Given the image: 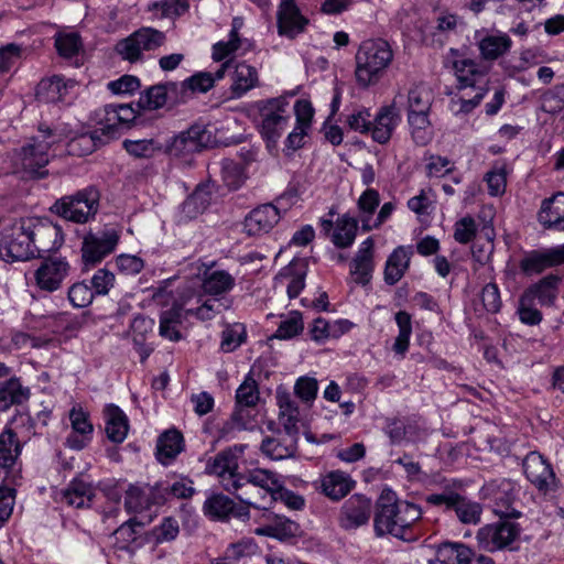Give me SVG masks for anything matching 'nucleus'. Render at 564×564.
Here are the masks:
<instances>
[{
    "label": "nucleus",
    "instance_id": "43",
    "mask_svg": "<svg viewBox=\"0 0 564 564\" xmlns=\"http://www.w3.org/2000/svg\"><path fill=\"white\" fill-rule=\"evenodd\" d=\"M20 452L17 434L11 429H6L0 434V466L3 468L13 466Z\"/></svg>",
    "mask_w": 564,
    "mask_h": 564
},
{
    "label": "nucleus",
    "instance_id": "32",
    "mask_svg": "<svg viewBox=\"0 0 564 564\" xmlns=\"http://www.w3.org/2000/svg\"><path fill=\"white\" fill-rule=\"evenodd\" d=\"M95 496L93 486L82 479H73L62 492V500L77 509L89 507Z\"/></svg>",
    "mask_w": 564,
    "mask_h": 564
},
{
    "label": "nucleus",
    "instance_id": "48",
    "mask_svg": "<svg viewBox=\"0 0 564 564\" xmlns=\"http://www.w3.org/2000/svg\"><path fill=\"white\" fill-rule=\"evenodd\" d=\"M123 149L138 159H150L162 150V145L153 139L124 140Z\"/></svg>",
    "mask_w": 564,
    "mask_h": 564
},
{
    "label": "nucleus",
    "instance_id": "47",
    "mask_svg": "<svg viewBox=\"0 0 564 564\" xmlns=\"http://www.w3.org/2000/svg\"><path fill=\"white\" fill-rule=\"evenodd\" d=\"M464 524H477L480 521L482 508L478 502L470 501L463 496H458L453 509Z\"/></svg>",
    "mask_w": 564,
    "mask_h": 564
},
{
    "label": "nucleus",
    "instance_id": "37",
    "mask_svg": "<svg viewBox=\"0 0 564 564\" xmlns=\"http://www.w3.org/2000/svg\"><path fill=\"white\" fill-rule=\"evenodd\" d=\"M68 84L59 76L42 79L36 88V98L46 104L62 101L67 95Z\"/></svg>",
    "mask_w": 564,
    "mask_h": 564
},
{
    "label": "nucleus",
    "instance_id": "24",
    "mask_svg": "<svg viewBox=\"0 0 564 564\" xmlns=\"http://www.w3.org/2000/svg\"><path fill=\"white\" fill-rule=\"evenodd\" d=\"M413 256L411 246H399L388 257L384 267V282L388 285L397 284L404 275L410 267V261Z\"/></svg>",
    "mask_w": 564,
    "mask_h": 564
},
{
    "label": "nucleus",
    "instance_id": "27",
    "mask_svg": "<svg viewBox=\"0 0 564 564\" xmlns=\"http://www.w3.org/2000/svg\"><path fill=\"white\" fill-rule=\"evenodd\" d=\"M373 240L367 238L360 246L352 263L351 274L356 283L367 284L373 270L372 262Z\"/></svg>",
    "mask_w": 564,
    "mask_h": 564
},
{
    "label": "nucleus",
    "instance_id": "2",
    "mask_svg": "<svg viewBox=\"0 0 564 564\" xmlns=\"http://www.w3.org/2000/svg\"><path fill=\"white\" fill-rule=\"evenodd\" d=\"M422 517L420 506L401 500L392 490H383L376 502L373 530L377 536L387 534L404 540V533Z\"/></svg>",
    "mask_w": 564,
    "mask_h": 564
},
{
    "label": "nucleus",
    "instance_id": "59",
    "mask_svg": "<svg viewBox=\"0 0 564 564\" xmlns=\"http://www.w3.org/2000/svg\"><path fill=\"white\" fill-rule=\"evenodd\" d=\"M141 525L142 523L135 519H129L113 532L116 541L120 543L119 549H127L130 543L135 541L138 536L137 528Z\"/></svg>",
    "mask_w": 564,
    "mask_h": 564
},
{
    "label": "nucleus",
    "instance_id": "50",
    "mask_svg": "<svg viewBox=\"0 0 564 564\" xmlns=\"http://www.w3.org/2000/svg\"><path fill=\"white\" fill-rule=\"evenodd\" d=\"M230 307V303H225L220 299H209L206 300L202 305L196 308L187 310V314L196 316L200 321H210L217 314H220L223 311L228 310Z\"/></svg>",
    "mask_w": 564,
    "mask_h": 564
},
{
    "label": "nucleus",
    "instance_id": "53",
    "mask_svg": "<svg viewBox=\"0 0 564 564\" xmlns=\"http://www.w3.org/2000/svg\"><path fill=\"white\" fill-rule=\"evenodd\" d=\"M209 203V194L202 188H197L183 203V212L186 213L188 217L194 218L198 214H202L208 207Z\"/></svg>",
    "mask_w": 564,
    "mask_h": 564
},
{
    "label": "nucleus",
    "instance_id": "16",
    "mask_svg": "<svg viewBox=\"0 0 564 564\" xmlns=\"http://www.w3.org/2000/svg\"><path fill=\"white\" fill-rule=\"evenodd\" d=\"M370 514L371 500L356 494L343 503L338 516V524L346 531L356 530L368 523Z\"/></svg>",
    "mask_w": 564,
    "mask_h": 564
},
{
    "label": "nucleus",
    "instance_id": "8",
    "mask_svg": "<svg viewBox=\"0 0 564 564\" xmlns=\"http://www.w3.org/2000/svg\"><path fill=\"white\" fill-rule=\"evenodd\" d=\"M26 219L13 224L0 232V259L6 262L26 261L35 258V247Z\"/></svg>",
    "mask_w": 564,
    "mask_h": 564
},
{
    "label": "nucleus",
    "instance_id": "1",
    "mask_svg": "<svg viewBox=\"0 0 564 564\" xmlns=\"http://www.w3.org/2000/svg\"><path fill=\"white\" fill-rule=\"evenodd\" d=\"M500 487L503 495L497 494L495 498L498 506L501 503V508L496 509L499 520L484 525L477 532V541L489 552L507 547L518 539L521 531L520 525L514 522L521 513L510 509L514 499V486L509 480H502Z\"/></svg>",
    "mask_w": 564,
    "mask_h": 564
},
{
    "label": "nucleus",
    "instance_id": "31",
    "mask_svg": "<svg viewBox=\"0 0 564 564\" xmlns=\"http://www.w3.org/2000/svg\"><path fill=\"white\" fill-rule=\"evenodd\" d=\"M231 95L240 98L258 85L259 77L257 69L246 63H238L231 75Z\"/></svg>",
    "mask_w": 564,
    "mask_h": 564
},
{
    "label": "nucleus",
    "instance_id": "23",
    "mask_svg": "<svg viewBox=\"0 0 564 564\" xmlns=\"http://www.w3.org/2000/svg\"><path fill=\"white\" fill-rule=\"evenodd\" d=\"M540 224L546 229L564 231V193L545 198L538 214Z\"/></svg>",
    "mask_w": 564,
    "mask_h": 564
},
{
    "label": "nucleus",
    "instance_id": "9",
    "mask_svg": "<svg viewBox=\"0 0 564 564\" xmlns=\"http://www.w3.org/2000/svg\"><path fill=\"white\" fill-rule=\"evenodd\" d=\"M120 236L113 228L106 227L98 231H88L82 243V260L84 269L88 270L100 263L112 253L119 242Z\"/></svg>",
    "mask_w": 564,
    "mask_h": 564
},
{
    "label": "nucleus",
    "instance_id": "21",
    "mask_svg": "<svg viewBox=\"0 0 564 564\" xmlns=\"http://www.w3.org/2000/svg\"><path fill=\"white\" fill-rule=\"evenodd\" d=\"M164 501V496L156 486H129L126 491L124 507L129 513H141L154 505Z\"/></svg>",
    "mask_w": 564,
    "mask_h": 564
},
{
    "label": "nucleus",
    "instance_id": "39",
    "mask_svg": "<svg viewBox=\"0 0 564 564\" xmlns=\"http://www.w3.org/2000/svg\"><path fill=\"white\" fill-rule=\"evenodd\" d=\"M411 137L416 145L424 147L433 139L430 112L408 113Z\"/></svg>",
    "mask_w": 564,
    "mask_h": 564
},
{
    "label": "nucleus",
    "instance_id": "3",
    "mask_svg": "<svg viewBox=\"0 0 564 564\" xmlns=\"http://www.w3.org/2000/svg\"><path fill=\"white\" fill-rule=\"evenodd\" d=\"M356 82L361 87L378 83L384 69L393 59L390 44L382 39L364 41L355 56Z\"/></svg>",
    "mask_w": 564,
    "mask_h": 564
},
{
    "label": "nucleus",
    "instance_id": "35",
    "mask_svg": "<svg viewBox=\"0 0 564 564\" xmlns=\"http://www.w3.org/2000/svg\"><path fill=\"white\" fill-rule=\"evenodd\" d=\"M169 87L175 91V83L158 84L144 90L138 100V107L147 110H156L169 105Z\"/></svg>",
    "mask_w": 564,
    "mask_h": 564
},
{
    "label": "nucleus",
    "instance_id": "17",
    "mask_svg": "<svg viewBox=\"0 0 564 564\" xmlns=\"http://www.w3.org/2000/svg\"><path fill=\"white\" fill-rule=\"evenodd\" d=\"M308 19L301 13L295 0H282L276 11L278 33L288 39H295L303 33Z\"/></svg>",
    "mask_w": 564,
    "mask_h": 564
},
{
    "label": "nucleus",
    "instance_id": "41",
    "mask_svg": "<svg viewBox=\"0 0 564 564\" xmlns=\"http://www.w3.org/2000/svg\"><path fill=\"white\" fill-rule=\"evenodd\" d=\"M358 223L355 218L344 215L336 221L332 235L333 243L338 248H347L352 245L356 238Z\"/></svg>",
    "mask_w": 564,
    "mask_h": 564
},
{
    "label": "nucleus",
    "instance_id": "45",
    "mask_svg": "<svg viewBox=\"0 0 564 564\" xmlns=\"http://www.w3.org/2000/svg\"><path fill=\"white\" fill-rule=\"evenodd\" d=\"M432 102L431 90L422 84L415 85L408 93V113L430 112Z\"/></svg>",
    "mask_w": 564,
    "mask_h": 564
},
{
    "label": "nucleus",
    "instance_id": "42",
    "mask_svg": "<svg viewBox=\"0 0 564 564\" xmlns=\"http://www.w3.org/2000/svg\"><path fill=\"white\" fill-rule=\"evenodd\" d=\"M299 524L283 517H275L274 521L257 530L258 534L285 541L294 538L299 532Z\"/></svg>",
    "mask_w": 564,
    "mask_h": 564
},
{
    "label": "nucleus",
    "instance_id": "4",
    "mask_svg": "<svg viewBox=\"0 0 564 564\" xmlns=\"http://www.w3.org/2000/svg\"><path fill=\"white\" fill-rule=\"evenodd\" d=\"M236 481H238L236 482L237 491L234 495L237 499L249 507L265 510L269 506L260 503L258 498L265 500L269 496L270 501L274 491L279 488L281 479L269 469L254 468L241 473ZM230 486L234 487L232 482Z\"/></svg>",
    "mask_w": 564,
    "mask_h": 564
},
{
    "label": "nucleus",
    "instance_id": "13",
    "mask_svg": "<svg viewBox=\"0 0 564 564\" xmlns=\"http://www.w3.org/2000/svg\"><path fill=\"white\" fill-rule=\"evenodd\" d=\"M69 272L70 264L65 258L48 257L41 262L33 275L40 290L52 293L61 289Z\"/></svg>",
    "mask_w": 564,
    "mask_h": 564
},
{
    "label": "nucleus",
    "instance_id": "63",
    "mask_svg": "<svg viewBox=\"0 0 564 564\" xmlns=\"http://www.w3.org/2000/svg\"><path fill=\"white\" fill-rule=\"evenodd\" d=\"M115 274L107 269H99L90 280V288L95 295H106L113 286Z\"/></svg>",
    "mask_w": 564,
    "mask_h": 564
},
{
    "label": "nucleus",
    "instance_id": "15",
    "mask_svg": "<svg viewBox=\"0 0 564 564\" xmlns=\"http://www.w3.org/2000/svg\"><path fill=\"white\" fill-rule=\"evenodd\" d=\"M209 143L210 132L202 124H193L172 139L167 145V151L174 156H186L199 152Z\"/></svg>",
    "mask_w": 564,
    "mask_h": 564
},
{
    "label": "nucleus",
    "instance_id": "19",
    "mask_svg": "<svg viewBox=\"0 0 564 564\" xmlns=\"http://www.w3.org/2000/svg\"><path fill=\"white\" fill-rule=\"evenodd\" d=\"M281 219L279 208L273 204H263L253 208L245 218L243 227L248 236L268 234Z\"/></svg>",
    "mask_w": 564,
    "mask_h": 564
},
{
    "label": "nucleus",
    "instance_id": "26",
    "mask_svg": "<svg viewBox=\"0 0 564 564\" xmlns=\"http://www.w3.org/2000/svg\"><path fill=\"white\" fill-rule=\"evenodd\" d=\"M398 121L399 115L394 106L381 108L371 124L370 131L372 139L380 144L387 143L390 140Z\"/></svg>",
    "mask_w": 564,
    "mask_h": 564
},
{
    "label": "nucleus",
    "instance_id": "57",
    "mask_svg": "<svg viewBox=\"0 0 564 564\" xmlns=\"http://www.w3.org/2000/svg\"><path fill=\"white\" fill-rule=\"evenodd\" d=\"M220 174L223 181L229 188H238L242 183V172L238 163L232 160L220 162Z\"/></svg>",
    "mask_w": 564,
    "mask_h": 564
},
{
    "label": "nucleus",
    "instance_id": "6",
    "mask_svg": "<svg viewBox=\"0 0 564 564\" xmlns=\"http://www.w3.org/2000/svg\"><path fill=\"white\" fill-rule=\"evenodd\" d=\"M261 117L260 133L264 140L275 144L286 130L292 117L288 96L263 99L256 102Z\"/></svg>",
    "mask_w": 564,
    "mask_h": 564
},
{
    "label": "nucleus",
    "instance_id": "40",
    "mask_svg": "<svg viewBox=\"0 0 564 564\" xmlns=\"http://www.w3.org/2000/svg\"><path fill=\"white\" fill-rule=\"evenodd\" d=\"M182 304L174 303L172 307L161 313L159 333L162 337L172 341L181 339L178 326L182 324Z\"/></svg>",
    "mask_w": 564,
    "mask_h": 564
},
{
    "label": "nucleus",
    "instance_id": "11",
    "mask_svg": "<svg viewBox=\"0 0 564 564\" xmlns=\"http://www.w3.org/2000/svg\"><path fill=\"white\" fill-rule=\"evenodd\" d=\"M245 449L243 445H236L232 448H228L218 453L215 457L210 458L206 464V473L209 475H216L220 479V484L224 489L230 494L237 491L236 480L240 477L238 471V456L242 454Z\"/></svg>",
    "mask_w": 564,
    "mask_h": 564
},
{
    "label": "nucleus",
    "instance_id": "55",
    "mask_svg": "<svg viewBox=\"0 0 564 564\" xmlns=\"http://www.w3.org/2000/svg\"><path fill=\"white\" fill-rule=\"evenodd\" d=\"M250 554V544L238 542L230 544L223 555L213 558L212 564H237Z\"/></svg>",
    "mask_w": 564,
    "mask_h": 564
},
{
    "label": "nucleus",
    "instance_id": "34",
    "mask_svg": "<svg viewBox=\"0 0 564 564\" xmlns=\"http://www.w3.org/2000/svg\"><path fill=\"white\" fill-rule=\"evenodd\" d=\"M512 41L506 33L486 35L478 42L480 56L485 61H496L511 48Z\"/></svg>",
    "mask_w": 564,
    "mask_h": 564
},
{
    "label": "nucleus",
    "instance_id": "38",
    "mask_svg": "<svg viewBox=\"0 0 564 564\" xmlns=\"http://www.w3.org/2000/svg\"><path fill=\"white\" fill-rule=\"evenodd\" d=\"M129 424L126 414L117 405L107 408L106 434L113 443H122L128 434Z\"/></svg>",
    "mask_w": 564,
    "mask_h": 564
},
{
    "label": "nucleus",
    "instance_id": "18",
    "mask_svg": "<svg viewBox=\"0 0 564 564\" xmlns=\"http://www.w3.org/2000/svg\"><path fill=\"white\" fill-rule=\"evenodd\" d=\"M204 512L212 519L227 520L230 517L249 520V506L242 503L237 506L232 499L224 494H214L204 502Z\"/></svg>",
    "mask_w": 564,
    "mask_h": 564
},
{
    "label": "nucleus",
    "instance_id": "33",
    "mask_svg": "<svg viewBox=\"0 0 564 564\" xmlns=\"http://www.w3.org/2000/svg\"><path fill=\"white\" fill-rule=\"evenodd\" d=\"M297 441L285 434L278 437H267L261 443V452L273 460H281L294 456Z\"/></svg>",
    "mask_w": 564,
    "mask_h": 564
},
{
    "label": "nucleus",
    "instance_id": "29",
    "mask_svg": "<svg viewBox=\"0 0 564 564\" xmlns=\"http://www.w3.org/2000/svg\"><path fill=\"white\" fill-rule=\"evenodd\" d=\"M561 278L555 274H549L536 283L531 284L524 290L525 293L542 306H552L558 294Z\"/></svg>",
    "mask_w": 564,
    "mask_h": 564
},
{
    "label": "nucleus",
    "instance_id": "14",
    "mask_svg": "<svg viewBox=\"0 0 564 564\" xmlns=\"http://www.w3.org/2000/svg\"><path fill=\"white\" fill-rule=\"evenodd\" d=\"M26 220L31 227L29 229L35 247V257L41 253L56 251L62 247L64 235L61 226L46 218Z\"/></svg>",
    "mask_w": 564,
    "mask_h": 564
},
{
    "label": "nucleus",
    "instance_id": "22",
    "mask_svg": "<svg viewBox=\"0 0 564 564\" xmlns=\"http://www.w3.org/2000/svg\"><path fill=\"white\" fill-rule=\"evenodd\" d=\"M453 68L458 82V88H485L487 84V69L469 58L457 59Z\"/></svg>",
    "mask_w": 564,
    "mask_h": 564
},
{
    "label": "nucleus",
    "instance_id": "25",
    "mask_svg": "<svg viewBox=\"0 0 564 564\" xmlns=\"http://www.w3.org/2000/svg\"><path fill=\"white\" fill-rule=\"evenodd\" d=\"M236 285L235 278L225 270L205 271L202 278L204 294L220 299L229 293Z\"/></svg>",
    "mask_w": 564,
    "mask_h": 564
},
{
    "label": "nucleus",
    "instance_id": "10",
    "mask_svg": "<svg viewBox=\"0 0 564 564\" xmlns=\"http://www.w3.org/2000/svg\"><path fill=\"white\" fill-rule=\"evenodd\" d=\"M165 40V34L159 30L141 28L130 36L119 41L116 51L123 59L134 63L142 57L144 51H154L161 47Z\"/></svg>",
    "mask_w": 564,
    "mask_h": 564
},
{
    "label": "nucleus",
    "instance_id": "5",
    "mask_svg": "<svg viewBox=\"0 0 564 564\" xmlns=\"http://www.w3.org/2000/svg\"><path fill=\"white\" fill-rule=\"evenodd\" d=\"M99 200V191L95 186H88L56 199L50 210L67 221L86 224L98 213Z\"/></svg>",
    "mask_w": 564,
    "mask_h": 564
},
{
    "label": "nucleus",
    "instance_id": "60",
    "mask_svg": "<svg viewBox=\"0 0 564 564\" xmlns=\"http://www.w3.org/2000/svg\"><path fill=\"white\" fill-rule=\"evenodd\" d=\"M245 328L240 325L226 328L221 334L220 348L225 352H231L237 349L245 340Z\"/></svg>",
    "mask_w": 564,
    "mask_h": 564
},
{
    "label": "nucleus",
    "instance_id": "56",
    "mask_svg": "<svg viewBox=\"0 0 564 564\" xmlns=\"http://www.w3.org/2000/svg\"><path fill=\"white\" fill-rule=\"evenodd\" d=\"M480 299L484 308L488 313L496 314L500 311L502 306L499 288L494 282L487 283L482 288Z\"/></svg>",
    "mask_w": 564,
    "mask_h": 564
},
{
    "label": "nucleus",
    "instance_id": "36",
    "mask_svg": "<svg viewBox=\"0 0 564 564\" xmlns=\"http://www.w3.org/2000/svg\"><path fill=\"white\" fill-rule=\"evenodd\" d=\"M352 484L343 471H332L322 478L321 489L332 500H339L349 494Z\"/></svg>",
    "mask_w": 564,
    "mask_h": 564
},
{
    "label": "nucleus",
    "instance_id": "61",
    "mask_svg": "<svg viewBox=\"0 0 564 564\" xmlns=\"http://www.w3.org/2000/svg\"><path fill=\"white\" fill-rule=\"evenodd\" d=\"M55 47L63 57L70 58L80 47V37L75 33L62 34L55 39Z\"/></svg>",
    "mask_w": 564,
    "mask_h": 564
},
{
    "label": "nucleus",
    "instance_id": "64",
    "mask_svg": "<svg viewBox=\"0 0 564 564\" xmlns=\"http://www.w3.org/2000/svg\"><path fill=\"white\" fill-rule=\"evenodd\" d=\"M317 380L311 377H301L294 386L295 394L304 402L311 403L317 395Z\"/></svg>",
    "mask_w": 564,
    "mask_h": 564
},
{
    "label": "nucleus",
    "instance_id": "51",
    "mask_svg": "<svg viewBox=\"0 0 564 564\" xmlns=\"http://www.w3.org/2000/svg\"><path fill=\"white\" fill-rule=\"evenodd\" d=\"M258 384L252 378H247L236 391V404L238 406L253 408L259 401Z\"/></svg>",
    "mask_w": 564,
    "mask_h": 564
},
{
    "label": "nucleus",
    "instance_id": "54",
    "mask_svg": "<svg viewBox=\"0 0 564 564\" xmlns=\"http://www.w3.org/2000/svg\"><path fill=\"white\" fill-rule=\"evenodd\" d=\"M305 271L294 272L293 268L289 265L281 271L276 279L280 281L282 279L289 280L286 285L288 295L290 299H295L305 286Z\"/></svg>",
    "mask_w": 564,
    "mask_h": 564
},
{
    "label": "nucleus",
    "instance_id": "49",
    "mask_svg": "<svg viewBox=\"0 0 564 564\" xmlns=\"http://www.w3.org/2000/svg\"><path fill=\"white\" fill-rule=\"evenodd\" d=\"M304 328L302 314L292 311L283 317L273 337L278 339H291L299 335Z\"/></svg>",
    "mask_w": 564,
    "mask_h": 564
},
{
    "label": "nucleus",
    "instance_id": "62",
    "mask_svg": "<svg viewBox=\"0 0 564 564\" xmlns=\"http://www.w3.org/2000/svg\"><path fill=\"white\" fill-rule=\"evenodd\" d=\"M485 178L487 181L490 195L497 196L505 193L507 184L505 165L494 166V169L486 174Z\"/></svg>",
    "mask_w": 564,
    "mask_h": 564
},
{
    "label": "nucleus",
    "instance_id": "12",
    "mask_svg": "<svg viewBox=\"0 0 564 564\" xmlns=\"http://www.w3.org/2000/svg\"><path fill=\"white\" fill-rule=\"evenodd\" d=\"M528 480L543 495L554 492L558 487L555 473L547 460L538 452H530L522 463Z\"/></svg>",
    "mask_w": 564,
    "mask_h": 564
},
{
    "label": "nucleus",
    "instance_id": "58",
    "mask_svg": "<svg viewBox=\"0 0 564 564\" xmlns=\"http://www.w3.org/2000/svg\"><path fill=\"white\" fill-rule=\"evenodd\" d=\"M187 9V0H162L149 6L150 11L161 10V17L163 18L178 17L186 12Z\"/></svg>",
    "mask_w": 564,
    "mask_h": 564
},
{
    "label": "nucleus",
    "instance_id": "52",
    "mask_svg": "<svg viewBox=\"0 0 564 564\" xmlns=\"http://www.w3.org/2000/svg\"><path fill=\"white\" fill-rule=\"evenodd\" d=\"M68 300L74 307H87L96 296L86 281L76 282L68 289Z\"/></svg>",
    "mask_w": 564,
    "mask_h": 564
},
{
    "label": "nucleus",
    "instance_id": "30",
    "mask_svg": "<svg viewBox=\"0 0 564 564\" xmlns=\"http://www.w3.org/2000/svg\"><path fill=\"white\" fill-rule=\"evenodd\" d=\"M30 389L23 387L20 379L10 378L0 383V411L6 412L12 405H20L30 398Z\"/></svg>",
    "mask_w": 564,
    "mask_h": 564
},
{
    "label": "nucleus",
    "instance_id": "20",
    "mask_svg": "<svg viewBox=\"0 0 564 564\" xmlns=\"http://www.w3.org/2000/svg\"><path fill=\"white\" fill-rule=\"evenodd\" d=\"M562 263H564V245L544 251L533 250L521 259L519 267L523 273L534 274Z\"/></svg>",
    "mask_w": 564,
    "mask_h": 564
},
{
    "label": "nucleus",
    "instance_id": "46",
    "mask_svg": "<svg viewBox=\"0 0 564 564\" xmlns=\"http://www.w3.org/2000/svg\"><path fill=\"white\" fill-rule=\"evenodd\" d=\"M536 301H534L531 295L523 292L518 302L517 314L521 323L530 326L539 325L543 315L542 312L536 307Z\"/></svg>",
    "mask_w": 564,
    "mask_h": 564
},
{
    "label": "nucleus",
    "instance_id": "28",
    "mask_svg": "<svg viewBox=\"0 0 564 564\" xmlns=\"http://www.w3.org/2000/svg\"><path fill=\"white\" fill-rule=\"evenodd\" d=\"M184 449V438L177 430H169L160 435L156 443V458L163 465L171 464Z\"/></svg>",
    "mask_w": 564,
    "mask_h": 564
},
{
    "label": "nucleus",
    "instance_id": "7",
    "mask_svg": "<svg viewBox=\"0 0 564 564\" xmlns=\"http://www.w3.org/2000/svg\"><path fill=\"white\" fill-rule=\"evenodd\" d=\"M55 142L50 129L42 131L40 137L32 138L31 142L14 152V165L30 176H44L46 172L42 170L50 162V149Z\"/></svg>",
    "mask_w": 564,
    "mask_h": 564
},
{
    "label": "nucleus",
    "instance_id": "44",
    "mask_svg": "<svg viewBox=\"0 0 564 564\" xmlns=\"http://www.w3.org/2000/svg\"><path fill=\"white\" fill-rule=\"evenodd\" d=\"M540 109L552 117L564 113V83L556 84L542 93Z\"/></svg>",
    "mask_w": 564,
    "mask_h": 564
}]
</instances>
